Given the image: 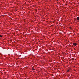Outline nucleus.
Listing matches in <instances>:
<instances>
[{"label":"nucleus","instance_id":"39448f33","mask_svg":"<svg viewBox=\"0 0 79 79\" xmlns=\"http://www.w3.org/2000/svg\"><path fill=\"white\" fill-rule=\"evenodd\" d=\"M0 37H2V35H0Z\"/></svg>","mask_w":79,"mask_h":79},{"label":"nucleus","instance_id":"f257e3e1","mask_svg":"<svg viewBox=\"0 0 79 79\" xmlns=\"http://www.w3.org/2000/svg\"><path fill=\"white\" fill-rule=\"evenodd\" d=\"M73 45H74V46H76V45H77V43H73Z\"/></svg>","mask_w":79,"mask_h":79},{"label":"nucleus","instance_id":"7ed1b4c3","mask_svg":"<svg viewBox=\"0 0 79 79\" xmlns=\"http://www.w3.org/2000/svg\"><path fill=\"white\" fill-rule=\"evenodd\" d=\"M70 70V69H69L67 71V72L68 73H69V71Z\"/></svg>","mask_w":79,"mask_h":79},{"label":"nucleus","instance_id":"f03ea898","mask_svg":"<svg viewBox=\"0 0 79 79\" xmlns=\"http://www.w3.org/2000/svg\"><path fill=\"white\" fill-rule=\"evenodd\" d=\"M77 21H79V17H78L77 18Z\"/></svg>","mask_w":79,"mask_h":79},{"label":"nucleus","instance_id":"20e7f679","mask_svg":"<svg viewBox=\"0 0 79 79\" xmlns=\"http://www.w3.org/2000/svg\"><path fill=\"white\" fill-rule=\"evenodd\" d=\"M32 70L33 71H35V69H34V68H32Z\"/></svg>","mask_w":79,"mask_h":79}]
</instances>
